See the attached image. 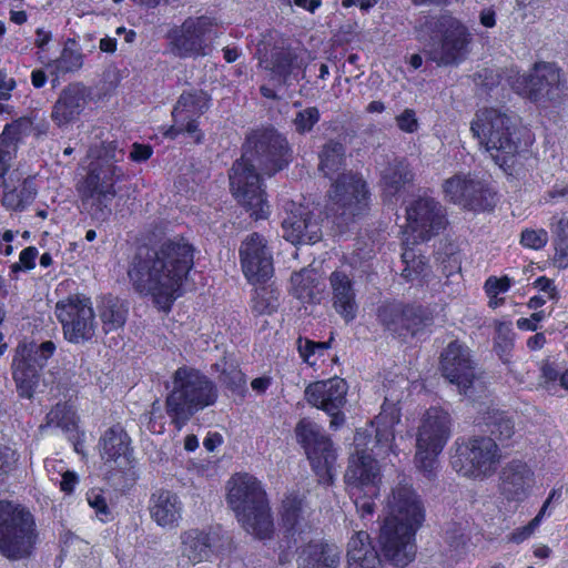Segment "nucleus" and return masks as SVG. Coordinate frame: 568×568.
<instances>
[{"instance_id":"obj_47","label":"nucleus","mask_w":568,"mask_h":568,"mask_svg":"<svg viewBox=\"0 0 568 568\" xmlns=\"http://www.w3.org/2000/svg\"><path fill=\"white\" fill-rule=\"evenodd\" d=\"M402 261L405 264L402 276L406 281H420L427 276L429 268L427 261L423 255L417 254L414 248L405 247L404 252L402 253Z\"/></svg>"},{"instance_id":"obj_25","label":"nucleus","mask_w":568,"mask_h":568,"mask_svg":"<svg viewBox=\"0 0 568 568\" xmlns=\"http://www.w3.org/2000/svg\"><path fill=\"white\" fill-rule=\"evenodd\" d=\"M91 99V90L81 82H72L64 87L51 111V120L59 128L77 122Z\"/></svg>"},{"instance_id":"obj_3","label":"nucleus","mask_w":568,"mask_h":568,"mask_svg":"<svg viewBox=\"0 0 568 568\" xmlns=\"http://www.w3.org/2000/svg\"><path fill=\"white\" fill-rule=\"evenodd\" d=\"M469 130L479 151L487 153L507 173H511L517 159L531 143L530 135L518 126L516 116L501 108L477 110Z\"/></svg>"},{"instance_id":"obj_42","label":"nucleus","mask_w":568,"mask_h":568,"mask_svg":"<svg viewBox=\"0 0 568 568\" xmlns=\"http://www.w3.org/2000/svg\"><path fill=\"white\" fill-rule=\"evenodd\" d=\"M225 32L223 24L215 18L209 16L190 17L184 20L180 29L174 30L172 36H220Z\"/></svg>"},{"instance_id":"obj_34","label":"nucleus","mask_w":568,"mask_h":568,"mask_svg":"<svg viewBox=\"0 0 568 568\" xmlns=\"http://www.w3.org/2000/svg\"><path fill=\"white\" fill-rule=\"evenodd\" d=\"M311 515L312 510L308 504L296 494L287 495L282 503V526L292 536L311 528Z\"/></svg>"},{"instance_id":"obj_1","label":"nucleus","mask_w":568,"mask_h":568,"mask_svg":"<svg viewBox=\"0 0 568 568\" xmlns=\"http://www.w3.org/2000/svg\"><path fill=\"white\" fill-rule=\"evenodd\" d=\"M290 161L286 140L274 130L253 132L246 140L244 152L230 172V187L233 196L255 220L266 219L270 205L262 187L257 169L272 175Z\"/></svg>"},{"instance_id":"obj_9","label":"nucleus","mask_w":568,"mask_h":568,"mask_svg":"<svg viewBox=\"0 0 568 568\" xmlns=\"http://www.w3.org/2000/svg\"><path fill=\"white\" fill-rule=\"evenodd\" d=\"M452 435L450 415L437 407L429 408L420 419L416 434L415 464L432 479L438 468V455Z\"/></svg>"},{"instance_id":"obj_59","label":"nucleus","mask_w":568,"mask_h":568,"mask_svg":"<svg viewBox=\"0 0 568 568\" xmlns=\"http://www.w3.org/2000/svg\"><path fill=\"white\" fill-rule=\"evenodd\" d=\"M538 528L529 521L527 525L517 527L505 536V540L508 544L520 545L531 538Z\"/></svg>"},{"instance_id":"obj_10","label":"nucleus","mask_w":568,"mask_h":568,"mask_svg":"<svg viewBox=\"0 0 568 568\" xmlns=\"http://www.w3.org/2000/svg\"><path fill=\"white\" fill-rule=\"evenodd\" d=\"M455 446L452 466L459 475L483 480L496 471L500 453L494 439L473 437L467 440H457Z\"/></svg>"},{"instance_id":"obj_58","label":"nucleus","mask_w":568,"mask_h":568,"mask_svg":"<svg viewBox=\"0 0 568 568\" xmlns=\"http://www.w3.org/2000/svg\"><path fill=\"white\" fill-rule=\"evenodd\" d=\"M18 453L9 446L0 445V478L7 477L17 466Z\"/></svg>"},{"instance_id":"obj_46","label":"nucleus","mask_w":568,"mask_h":568,"mask_svg":"<svg viewBox=\"0 0 568 568\" xmlns=\"http://www.w3.org/2000/svg\"><path fill=\"white\" fill-rule=\"evenodd\" d=\"M83 64V55L79 51L78 43L74 38H68L64 43L61 55L54 61V69L58 75L68 72H74L81 69Z\"/></svg>"},{"instance_id":"obj_37","label":"nucleus","mask_w":568,"mask_h":568,"mask_svg":"<svg viewBox=\"0 0 568 568\" xmlns=\"http://www.w3.org/2000/svg\"><path fill=\"white\" fill-rule=\"evenodd\" d=\"M341 550L327 542L308 544L301 552L298 568H337Z\"/></svg>"},{"instance_id":"obj_55","label":"nucleus","mask_w":568,"mask_h":568,"mask_svg":"<svg viewBox=\"0 0 568 568\" xmlns=\"http://www.w3.org/2000/svg\"><path fill=\"white\" fill-rule=\"evenodd\" d=\"M548 243V233L544 229H526L521 232L520 244L530 250H541Z\"/></svg>"},{"instance_id":"obj_30","label":"nucleus","mask_w":568,"mask_h":568,"mask_svg":"<svg viewBox=\"0 0 568 568\" xmlns=\"http://www.w3.org/2000/svg\"><path fill=\"white\" fill-rule=\"evenodd\" d=\"M102 460L110 467L123 468L130 464V438L121 427H111L104 432L99 442Z\"/></svg>"},{"instance_id":"obj_21","label":"nucleus","mask_w":568,"mask_h":568,"mask_svg":"<svg viewBox=\"0 0 568 568\" xmlns=\"http://www.w3.org/2000/svg\"><path fill=\"white\" fill-rule=\"evenodd\" d=\"M347 389L343 378L334 377L308 385L305 397L312 406L327 413L332 417L331 426L336 428L344 423L342 408L346 403Z\"/></svg>"},{"instance_id":"obj_38","label":"nucleus","mask_w":568,"mask_h":568,"mask_svg":"<svg viewBox=\"0 0 568 568\" xmlns=\"http://www.w3.org/2000/svg\"><path fill=\"white\" fill-rule=\"evenodd\" d=\"M416 31L437 36H469L467 28L450 14L432 17L422 14L416 20Z\"/></svg>"},{"instance_id":"obj_51","label":"nucleus","mask_w":568,"mask_h":568,"mask_svg":"<svg viewBox=\"0 0 568 568\" xmlns=\"http://www.w3.org/2000/svg\"><path fill=\"white\" fill-rule=\"evenodd\" d=\"M75 424V415L70 405L67 403H58L47 414V425L58 427L64 430L71 429Z\"/></svg>"},{"instance_id":"obj_52","label":"nucleus","mask_w":568,"mask_h":568,"mask_svg":"<svg viewBox=\"0 0 568 568\" xmlns=\"http://www.w3.org/2000/svg\"><path fill=\"white\" fill-rule=\"evenodd\" d=\"M328 347L329 344L327 342H313L302 337L297 339L300 356L311 366L317 364L318 358L324 355Z\"/></svg>"},{"instance_id":"obj_35","label":"nucleus","mask_w":568,"mask_h":568,"mask_svg":"<svg viewBox=\"0 0 568 568\" xmlns=\"http://www.w3.org/2000/svg\"><path fill=\"white\" fill-rule=\"evenodd\" d=\"M217 535L200 529L181 534V554L192 564L210 560L215 551Z\"/></svg>"},{"instance_id":"obj_28","label":"nucleus","mask_w":568,"mask_h":568,"mask_svg":"<svg viewBox=\"0 0 568 568\" xmlns=\"http://www.w3.org/2000/svg\"><path fill=\"white\" fill-rule=\"evenodd\" d=\"M149 510L160 527L174 529L182 519L183 504L175 493L160 489L151 495Z\"/></svg>"},{"instance_id":"obj_2","label":"nucleus","mask_w":568,"mask_h":568,"mask_svg":"<svg viewBox=\"0 0 568 568\" xmlns=\"http://www.w3.org/2000/svg\"><path fill=\"white\" fill-rule=\"evenodd\" d=\"M193 266V247L184 239L164 242L158 250L140 248L128 268L133 288L151 296L165 310L180 295V290Z\"/></svg>"},{"instance_id":"obj_48","label":"nucleus","mask_w":568,"mask_h":568,"mask_svg":"<svg viewBox=\"0 0 568 568\" xmlns=\"http://www.w3.org/2000/svg\"><path fill=\"white\" fill-rule=\"evenodd\" d=\"M344 146L338 142L331 141L323 146L320 153V170L326 176L337 172L344 162Z\"/></svg>"},{"instance_id":"obj_8","label":"nucleus","mask_w":568,"mask_h":568,"mask_svg":"<svg viewBox=\"0 0 568 568\" xmlns=\"http://www.w3.org/2000/svg\"><path fill=\"white\" fill-rule=\"evenodd\" d=\"M506 80L515 92L541 106L559 104L568 91L566 74L554 62H536L523 75L510 70Z\"/></svg>"},{"instance_id":"obj_14","label":"nucleus","mask_w":568,"mask_h":568,"mask_svg":"<svg viewBox=\"0 0 568 568\" xmlns=\"http://www.w3.org/2000/svg\"><path fill=\"white\" fill-rule=\"evenodd\" d=\"M368 204V191L362 176L352 172L341 174L328 191L327 213L344 222L362 214Z\"/></svg>"},{"instance_id":"obj_61","label":"nucleus","mask_w":568,"mask_h":568,"mask_svg":"<svg viewBox=\"0 0 568 568\" xmlns=\"http://www.w3.org/2000/svg\"><path fill=\"white\" fill-rule=\"evenodd\" d=\"M38 248L28 246L21 251L19 262L11 265V271L17 273L22 270H32L36 266V258L38 257Z\"/></svg>"},{"instance_id":"obj_13","label":"nucleus","mask_w":568,"mask_h":568,"mask_svg":"<svg viewBox=\"0 0 568 568\" xmlns=\"http://www.w3.org/2000/svg\"><path fill=\"white\" fill-rule=\"evenodd\" d=\"M54 314L62 325L64 338L73 344L85 343L95 334L97 322L91 300L82 294L70 295L55 304Z\"/></svg>"},{"instance_id":"obj_15","label":"nucleus","mask_w":568,"mask_h":568,"mask_svg":"<svg viewBox=\"0 0 568 568\" xmlns=\"http://www.w3.org/2000/svg\"><path fill=\"white\" fill-rule=\"evenodd\" d=\"M296 437L305 448L307 458L320 483L331 484L335 470L336 450L322 428L310 419H302L296 426Z\"/></svg>"},{"instance_id":"obj_45","label":"nucleus","mask_w":568,"mask_h":568,"mask_svg":"<svg viewBox=\"0 0 568 568\" xmlns=\"http://www.w3.org/2000/svg\"><path fill=\"white\" fill-rule=\"evenodd\" d=\"M128 310L116 298L105 297L102 301L100 317L103 323V329L110 332L124 325Z\"/></svg>"},{"instance_id":"obj_24","label":"nucleus","mask_w":568,"mask_h":568,"mask_svg":"<svg viewBox=\"0 0 568 568\" xmlns=\"http://www.w3.org/2000/svg\"><path fill=\"white\" fill-rule=\"evenodd\" d=\"M285 210L282 229L286 241L292 244H313L321 239L320 224L307 206L291 202Z\"/></svg>"},{"instance_id":"obj_20","label":"nucleus","mask_w":568,"mask_h":568,"mask_svg":"<svg viewBox=\"0 0 568 568\" xmlns=\"http://www.w3.org/2000/svg\"><path fill=\"white\" fill-rule=\"evenodd\" d=\"M209 103L210 98L203 91L181 94L172 112L174 124L164 135L175 139L181 133H187L196 143L201 142L203 134L199 130L196 120L209 109Z\"/></svg>"},{"instance_id":"obj_40","label":"nucleus","mask_w":568,"mask_h":568,"mask_svg":"<svg viewBox=\"0 0 568 568\" xmlns=\"http://www.w3.org/2000/svg\"><path fill=\"white\" fill-rule=\"evenodd\" d=\"M413 180V173L405 160L395 159L382 172V185L386 196H395Z\"/></svg>"},{"instance_id":"obj_33","label":"nucleus","mask_w":568,"mask_h":568,"mask_svg":"<svg viewBox=\"0 0 568 568\" xmlns=\"http://www.w3.org/2000/svg\"><path fill=\"white\" fill-rule=\"evenodd\" d=\"M466 47V38H429L424 53L438 67H446L459 63L465 57Z\"/></svg>"},{"instance_id":"obj_41","label":"nucleus","mask_w":568,"mask_h":568,"mask_svg":"<svg viewBox=\"0 0 568 568\" xmlns=\"http://www.w3.org/2000/svg\"><path fill=\"white\" fill-rule=\"evenodd\" d=\"M26 125L23 120L7 124L0 135V183L10 168L11 160L17 153V144Z\"/></svg>"},{"instance_id":"obj_11","label":"nucleus","mask_w":568,"mask_h":568,"mask_svg":"<svg viewBox=\"0 0 568 568\" xmlns=\"http://www.w3.org/2000/svg\"><path fill=\"white\" fill-rule=\"evenodd\" d=\"M372 443L371 432L359 428L354 436L355 452L349 458L345 473V483L351 495L367 494L371 497L379 495L382 475L373 452L367 453Z\"/></svg>"},{"instance_id":"obj_27","label":"nucleus","mask_w":568,"mask_h":568,"mask_svg":"<svg viewBox=\"0 0 568 568\" xmlns=\"http://www.w3.org/2000/svg\"><path fill=\"white\" fill-rule=\"evenodd\" d=\"M535 483L534 471L526 463L513 460L508 463L499 476L501 495L510 501L525 499Z\"/></svg>"},{"instance_id":"obj_18","label":"nucleus","mask_w":568,"mask_h":568,"mask_svg":"<svg viewBox=\"0 0 568 568\" xmlns=\"http://www.w3.org/2000/svg\"><path fill=\"white\" fill-rule=\"evenodd\" d=\"M407 226L414 241H427L438 234L446 224L443 206L430 196H418L406 209Z\"/></svg>"},{"instance_id":"obj_36","label":"nucleus","mask_w":568,"mask_h":568,"mask_svg":"<svg viewBox=\"0 0 568 568\" xmlns=\"http://www.w3.org/2000/svg\"><path fill=\"white\" fill-rule=\"evenodd\" d=\"M306 68L303 50L286 49L274 54L271 71L273 77L283 85L297 81Z\"/></svg>"},{"instance_id":"obj_5","label":"nucleus","mask_w":568,"mask_h":568,"mask_svg":"<svg viewBox=\"0 0 568 568\" xmlns=\"http://www.w3.org/2000/svg\"><path fill=\"white\" fill-rule=\"evenodd\" d=\"M172 383L165 408L178 429H181L195 413L214 405L217 400L219 392L214 382L195 368H178Z\"/></svg>"},{"instance_id":"obj_32","label":"nucleus","mask_w":568,"mask_h":568,"mask_svg":"<svg viewBox=\"0 0 568 568\" xmlns=\"http://www.w3.org/2000/svg\"><path fill=\"white\" fill-rule=\"evenodd\" d=\"M400 420V409L395 404L384 403L382 410L375 418L376 435L374 445L369 448L376 456L395 453L393 442L395 439L394 426Z\"/></svg>"},{"instance_id":"obj_39","label":"nucleus","mask_w":568,"mask_h":568,"mask_svg":"<svg viewBox=\"0 0 568 568\" xmlns=\"http://www.w3.org/2000/svg\"><path fill=\"white\" fill-rule=\"evenodd\" d=\"M323 291L321 275L315 268H302L291 276L290 292L303 302H312Z\"/></svg>"},{"instance_id":"obj_26","label":"nucleus","mask_w":568,"mask_h":568,"mask_svg":"<svg viewBox=\"0 0 568 568\" xmlns=\"http://www.w3.org/2000/svg\"><path fill=\"white\" fill-rule=\"evenodd\" d=\"M378 320L392 334L398 337L415 335L423 326L420 307L402 303H386L378 308Z\"/></svg>"},{"instance_id":"obj_16","label":"nucleus","mask_w":568,"mask_h":568,"mask_svg":"<svg viewBox=\"0 0 568 568\" xmlns=\"http://www.w3.org/2000/svg\"><path fill=\"white\" fill-rule=\"evenodd\" d=\"M417 528L398 525L393 519H384L379 529L378 544L385 558L394 566L404 568L416 556L415 535Z\"/></svg>"},{"instance_id":"obj_56","label":"nucleus","mask_w":568,"mask_h":568,"mask_svg":"<svg viewBox=\"0 0 568 568\" xmlns=\"http://www.w3.org/2000/svg\"><path fill=\"white\" fill-rule=\"evenodd\" d=\"M220 382L233 392L242 393L245 388L244 374L235 366H230L229 369L224 368L220 375Z\"/></svg>"},{"instance_id":"obj_60","label":"nucleus","mask_w":568,"mask_h":568,"mask_svg":"<svg viewBox=\"0 0 568 568\" xmlns=\"http://www.w3.org/2000/svg\"><path fill=\"white\" fill-rule=\"evenodd\" d=\"M398 129L406 133H415L418 128V119L413 109H405L400 114L395 118Z\"/></svg>"},{"instance_id":"obj_6","label":"nucleus","mask_w":568,"mask_h":568,"mask_svg":"<svg viewBox=\"0 0 568 568\" xmlns=\"http://www.w3.org/2000/svg\"><path fill=\"white\" fill-rule=\"evenodd\" d=\"M227 488V503L244 530L258 539L271 538L274 525L260 481L248 474H236Z\"/></svg>"},{"instance_id":"obj_62","label":"nucleus","mask_w":568,"mask_h":568,"mask_svg":"<svg viewBox=\"0 0 568 568\" xmlns=\"http://www.w3.org/2000/svg\"><path fill=\"white\" fill-rule=\"evenodd\" d=\"M87 500L101 521H106L110 515L105 498L98 491L91 490L87 494Z\"/></svg>"},{"instance_id":"obj_53","label":"nucleus","mask_w":568,"mask_h":568,"mask_svg":"<svg viewBox=\"0 0 568 568\" xmlns=\"http://www.w3.org/2000/svg\"><path fill=\"white\" fill-rule=\"evenodd\" d=\"M554 235L555 255L554 263L559 268L568 267V233L562 229L555 230L551 227Z\"/></svg>"},{"instance_id":"obj_29","label":"nucleus","mask_w":568,"mask_h":568,"mask_svg":"<svg viewBox=\"0 0 568 568\" xmlns=\"http://www.w3.org/2000/svg\"><path fill=\"white\" fill-rule=\"evenodd\" d=\"M332 302L334 310L346 321L356 317V292L352 277L343 270L334 271L329 276Z\"/></svg>"},{"instance_id":"obj_23","label":"nucleus","mask_w":568,"mask_h":568,"mask_svg":"<svg viewBox=\"0 0 568 568\" xmlns=\"http://www.w3.org/2000/svg\"><path fill=\"white\" fill-rule=\"evenodd\" d=\"M385 519H393L398 525H410L419 528L425 518L423 503L416 491L408 484L399 483L386 500Z\"/></svg>"},{"instance_id":"obj_19","label":"nucleus","mask_w":568,"mask_h":568,"mask_svg":"<svg viewBox=\"0 0 568 568\" xmlns=\"http://www.w3.org/2000/svg\"><path fill=\"white\" fill-rule=\"evenodd\" d=\"M240 263L245 278L251 284H261L274 273L273 254L265 237L258 233L246 236L240 246Z\"/></svg>"},{"instance_id":"obj_49","label":"nucleus","mask_w":568,"mask_h":568,"mask_svg":"<svg viewBox=\"0 0 568 568\" xmlns=\"http://www.w3.org/2000/svg\"><path fill=\"white\" fill-rule=\"evenodd\" d=\"M280 293L273 285H261L252 297V310L256 314H270L278 306Z\"/></svg>"},{"instance_id":"obj_64","label":"nucleus","mask_w":568,"mask_h":568,"mask_svg":"<svg viewBox=\"0 0 568 568\" xmlns=\"http://www.w3.org/2000/svg\"><path fill=\"white\" fill-rule=\"evenodd\" d=\"M510 285L511 281L507 276H504L501 278L489 277L485 283V290L488 296L496 297L499 293L507 292Z\"/></svg>"},{"instance_id":"obj_31","label":"nucleus","mask_w":568,"mask_h":568,"mask_svg":"<svg viewBox=\"0 0 568 568\" xmlns=\"http://www.w3.org/2000/svg\"><path fill=\"white\" fill-rule=\"evenodd\" d=\"M346 558L347 568H385L371 536L363 529H354L347 542Z\"/></svg>"},{"instance_id":"obj_7","label":"nucleus","mask_w":568,"mask_h":568,"mask_svg":"<svg viewBox=\"0 0 568 568\" xmlns=\"http://www.w3.org/2000/svg\"><path fill=\"white\" fill-rule=\"evenodd\" d=\"M39 531L31 511L17 503L0 500V554L9 560L30 557Z\"/></svg>"},{"instance_id":"obj_4","label":"nucleus","mask_w":568,"mask_h":568,"mask_svg":"<svg viewBox=\"0 0 568 568\" xmlns=\"http://www.w3.org/2000/svg\"><path fill=\"white\" fill-rule=\"evenodd\" d=\"M123 155L124 152L118 150L114 141L89 146L88 156L100 162L91 163L79 192L82 205L95 220L104 221L111 215V203L116 195L115 183L124 176L123 170L115 163Z\"/></svg>"},{"instance_id":"obj_63","label":"nucleus","mask_w":568,"mask_h":568,"mask_svg":"<svg viewBox=\"0 0 568 568\" xmlns=\"http://www.w3.org/2000/svg\"><path fill=\"white\" fill-rule=\"evenodd\" d=\"M355 498V506L363 520H371L375 511L374 498L367 494L352 495Z\"/></svg>"},{"instance_id":"obj_43","label":"nucleus","mask_w":568,"mask_h":568,"mask_svg":"<svg viewBox=\"0 0 568 568\" xmlns=\"http://www.w3.org/2000/svg\"><path fill=\"white\" fill-rule=\"evenodd\" d=\"M478 424L486 425L491 435L499 440L509 439L515 433L514 422L504 412L491 407H487L485 412L480 413Z\"/></svg>"},{"instance_id":"obj_50","label":"nucleus","mask_w":568,"mask_h":568,"mask_svg":"<svg viewBox=\"0 0 568 568\" xmlns=\"http://www.w3.org/2000/svg\"><path fill=\"white\" fill-rule=\"evenodd\" d=\"M532 286L538 290L539 294L531 296L527 303L530 310H538L546 304L547 301H558L559 292L552 280L540 276L532 283Z\"/></svg>"},{"instance_id":"obj_12","label":"nucleus","mask_w":568,"mask_h":568,"mask_svg":"<svg viewBox=\"0 0 568 568\" xmlns=\"http://www.w3.org/2000/svg\"><path fill=\"white\" fill-rule=\"evenodd\" d=\"M54 352L55 345L51 341L40 345L20 343L17 346L11 368L17 390L21 397L29 399L33 397L41 372Z\"/></svg>"},{"instance_id":"obj_44","label":"nucleus","mask_w":568,"mask_h":568,"mask_svg":"<svg viewBox=\"0 0 568 568\" xmlns=\"http://www.w3.org/2000/svg\"><path fill=\"white\" fill-rule=\"evenodd\" d=\"M4 194L2 196V205L12 211H22L30 205L37 194V190L33 182L24 180L18 187L10 189L9 185H4Z\"/></svg>"},{"instance_id":"obj_17","label":"nucleus","mask_w":568,"mask_h":568,"mask_svg":"<svg viewBox=\"0 0 568 568\" xmlns=\"http://www.w3.org/2000/svg\"><path fill=\"white\" fill-rule=\"evenodd\" d=\"M443 191L448 201L465 209L485 211L495 206V194L470 174L458 173L445 180Z\"/></svg>"},{"instance_id":"obj_22","label":"nucleus","mask_w":568,"mask_h":568,"mask_svg":"<svg viewBox=\"0 0 568 568\" xmlns=\"http://www.w3.org/2000/svg\"><path fill=\"white\" fill-rule=\"evenodd\" d=\"M440 368L444 377L455 384L459 393L469 395L477 375L467 346L458 342L449 343L442 353Z\"/></svg>"},{"instance_id":"obj_57","label":"nucleus","mask_w":568,"mask_h":568,"mask_svg":"<svg viewBox=\"0 0 568 568\" xmlns=\"http://www.w3.org/2000/svg\"><path fill=\"white\" fill-rule=\"evenodd\" d=\"M318 120L320 112L317 108H306L296 114L294 119V125L296 131L304 133L311 131L312 128L318 122Z\"/></svg>"},{"instance_id":"obj_54","label":"nucleus","mask_w":568,"mask_h":568,"mask_svg":"<svg viewBox=\"0 0 568 568\" xmlns=\"http://www.w3.org/2000/svg\"><path fill=\"white\" fill-rule=\"evenodd\" d=\"M173 51L181 57L204 54L201 38H173Z\"/></svg>"}]
</instances>
